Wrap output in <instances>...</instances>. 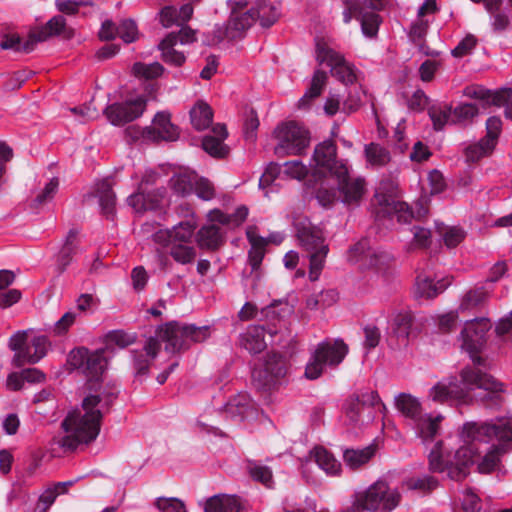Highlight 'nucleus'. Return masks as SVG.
<instances>
[{
	"label": "nucleus",
	"instance_id": "nucleus-1",
	"mask_svg": "<svg viewBox=\"0 0 512 512\" xmlns=\"http://www.w3.org/2000/svg\"><path fill=\"white\" fill-rule=\"evenodd\" d=\"M490 325L487 319L480 318L467 321L461 331V348L467 351L477 366L465 367L460 378L450 377L438 382L430 390L429 397L439 403L456 402L469 404L473 401L472 391L481 389L487 392L481 401L486 407L499 408L503 403L504 384L480 366L483 360L477 353L485 344V336Z\"/></svg>",
	"mask_w": 512,
	"mask_h": 512
},
{
	"label": "nucleus",
	"instance_id": "nucleus-2",
	"mask_svg": "<svg viewBox=\"0 0 512 512\" xmlns=\"http://www.w3.org/2000/svg\"><path fill=\"white\" fill-rule=\"evenodd\" d=\"M462 445L455 452L456 467L450 470V478L456 481L464 479L468 468L482 451H486L478 463L481 473H490L500 462V458L512 443V417L504 416L489 422H469L463 425Z\"/></svg>",
	"mask_w": 512,
	"mask_h": 512
},
{
	"label": "nucleus",
	"instance_id": "nucleus-3",
	"mask_svg": "<svg viewBox=\"0 0 512 512\" xmlns=\"http://www.w3.org/2000/svg\"><path fill=\"white\" fill-rule=\"evenodd\" d=\"M108 402L99 395H90L83 400L81 409L70 412L62 422L65 435L57 439L60 447L75 449L79 444L94 441L101 425L102 413Z\"/></svg>",
	"mask_w": 512,
	"mask_h": 512
},
{
	"label": "nucleus",
	"instance_id": "nucleus-4",
	"mask_svg": "<svg viewBox=\"0 0 512 512\" xmlns=\"http://www.w3.org/2000/svg\"><path fill=\"white\" fill-rule=\"evenodd\" d=\"M295 228L300 245L308 252L309 280L314 282L319 279L324 268L329 251L328 246L324 242L321 231L313 227L308 220L297 222Z\"/></svg>",
	"mask_w": 512,
	"mask_h": 512
},
{
	"label": "nucleus",
	"instance_id": "nucleus-5",
	"mask_svg": "<svg viewBox=\"0 0 512 512\" xmlns=\"http://www.w3.org/2000/svg\"><path fill=\"white\" fill-rule=\"evenodd\" d=\"M400 501L398 490L391 488L387 481L379 479L367 489L355 493L353 507L358 511H392L399 506Z\"/></svg>",
	"mask_w": 512,
	"mask_h": 512
},
{
	"label": "nucleus",
	"instance_id": "nucleus-6",
	"mask_svg": "<svg viewBox=\"0 0 512 512\" xmlns=\"http://www.w3.org/2000/svg\"><path fill=\"white\" fill-rule=\"evenodd\" d=\"M210 336L207 326L197 327L195 325H181L177 322L167 323L157 331V339L165 342V350L170 353H176L188 348L192 343H198L206 340Z\"/></svg>",
	"mask_w": 512,
	"mask_h": 512
},
{
	"label": "nucleus",
	"instance_id": "nucleus-7",
	"mask_svg": "<svg viewBox=\"0 0 512 512\" xmlns=\"http://www.w3.org/2000/svg\"><path fill=\"white\" fill-rule=\"evenodd\" d=\"M248 216V208L239 206L233 214H224L215 209L208 214V220L211 222L203 226L197 233V243L200 248L216 249L223 241V236L219 226L222 225L239 226Z\"/></svg>",
	"mask_w": 512,
	"mask_h": 512
},
{
	"label": "nucleus",
	"instance_id": "nucleus-8",
	"mask_svg": "<svg viewBox=\"0 0 512 512\" xmlns=\"http://www.w3.org/2000/svg\"><path fill=\"white\" fill-rule=\"evenodd\" d=\"M348 346L341 339L326 340L319 343L305 368V377L318 379L326 366L336 367L346 357Z\"/></svg>",
	"mask_w": 512,
	"mask_h": 512
},
{
	"label": "nucleus",
	"instance_id": "nucleus-9",
	"mask_svg": "<svg viewBox=\"0 0 512 512\" xmlns=\"http://www.w3.org/2000/svg\"><path fill=\"white\" fill-rule=\"evenodd\" d=\"M8 345L14 351L12 364L19 368L40 361L47 354L50 342L46 336L38 335L28 345L27 331H17L10 337Z\"/></svg>",
	"mask_w": 512,
	"mask_h": 512
},
{
	"label": "nucleus",
	"instance_id": "nucleus-10",
	"mask_svg": "<svg viewBox=\"0 0 512 512\" xmlns=\"http://www.w3.org/2000/svg\"><path fill=\"white\" fill-rule=\"evenodd\" d=\"M245 6L246 4H242L239 9L232 10L227 23L215 28L214 36L208 44L216 45L224 40L234 41L244 37L246 31L258 19L254 9L242 11Z\"/></svg>",
	"mask_w": 512,
	"mask_h": 512
},
{
	"label": "nucleus",
	"instance_id": "nucleus-11",
	"mask_svg": "<svg viewBox=\"0 0 512 512\" xmlns=\"http://www.w3.org/2000/svg\"><path fill=\"white\" fill-rule=\"evenodd\" d=\"M287 361L285 354L271 351L265 361L253 368V385L259 390L271 389L276 380L286 375Z\"/></svg>",
	"mask_w": 512,
	"mask_h": 512
},
{
	"label": "nucleus",
	"instance_id": "nucleus-12",
	"mask_svg": "<svg viewBox=\"0 0 512 512\" xmlns=\"http://www.w3.org/2000/svg\"><path fill=\"white\" fill-rule=\"evenodd\" d=\"M316 56L320 63H326L330 67L331 75L341 83L349 85L357 80L354 65L346 61L344 56L331 48L328 43L317 42Z\"/></svg>",
	"mask_w": 512,
	"mask_h": 512
},
{
	"label": "nucleus",
	"instance_id": "nucleus-13",
	"mask_svg": "<svg viewBox=\"0 0 512 512\" xmlns=\"http://www.w3.org/2000/svg\"><path fill=\"white\" fill-rule=\"evenodd\" d=\"M380 403L376 391H361L351 394L343 404L344 414L351 425L363 423L362 415L367 411V421L373 419L372 408Z\"/></svg>",
	"mask_w": 512,
	"mask_h": 512
},
{
	"label": "nucleus",
	"instance_id": "nucleus-14",
	"mask_svg": "<svg viewBox=\"0 0 512 512\" xmlns=\"http://www.w3.org/2000/svg\"><path fill=\"white\" fill-rule=\"evenodd\" d=\"M339 170L333 177L337 181V189L341 201L345 204H358L365 193V181L363 178H351L347 166H339Z\"/></svg>",
	"mask_w": 512,
	"mask_h": 512
},
{
	"label": "nucleus",
	"instance_id": "nucleus-15",
	"mask_svg": "<svg viewBox=\"0 0 512 512\" xmlns=\"http://www.w3.org/2000/svg\"><path fill=\"white\" fill-rule=\"evenodd\" d=\"M145 106V98L139 96L124 103L112 104L105 109L104 113L111 124L121 126L141 116Z\"/></svg>",
	"mask_w": 512,
	"mask_h": 512
},
{
	"label": "nucleus",
	"instance_id": "nucleus-16",
	"mask_svg": "<svg viewBox=\"0 0 512 512\" xmlns=\"http://www.w3.org/2000/svg\"><path fill=\"white\" fill-rule=\"evenodd\" d=\"M195 40V32L189 27H182L178 34L171 33L159 44L162 52V59L164 62L181 66L186 57L183 52L175 49L178 42L181 44H188Z\"/></svg>",
	"mask_w": 512,
	"mask_h": 512
},
{
	"label": "nucleus",
	"instance_id": "nucleus-17",
	"mask_svg": "<svg viewBox=\"0 0 512 512\" xmlns=\"http://www.w3.org/2000/svg\"><path fill=\"white\" fill-rule=\"evenodd\" d=\"M313 160L318 173L329 174L332 177L336 175L339 166H347L346 163L337 159V146L332 140H324L316 145Z\"/></svg>",
	"mask_w": 512,
	"mask_h": 512
},
{
	"label": "nucleus",
	"instance_id": "nucleus-18",
	"mask_svg": "<svg viewBox=\"0 0 512 512\" xmlns=\"http://www.w3.org/2000/svg\"><path fill=\"white\" fill-rule=\"evenodd\" d=\"M465 95L469 98L479 99L488 105L505 106V117L512 119V89L502 88L491 91L482 86H469L465 89Z\"/></svg>",
	"mask_w": 512,
	"mask_h": 512
},
{
	"label": "nucleus",
	"instance_id": "nucleus-19",
	"mask_svg": "<svg viewBox=\"0 0 512 512\" xmlns=\"http://www.w3.org/2000/svg\"><path fill=\"white\" fill-rule=\"evenodd\" d=\"M274 339L278 336L279 331L276 328L269 327L267 330L262 325H249L238 336V345L250 354H259L267 347L265 333Z\"/></svg>",
	"mask_w": 512,
	"mask_h": 512
},
{
	"label": "nucleus",
	"instance_id": "nucleus-20",
	"mask_svg": "<svg viewBox=\"0 0 512 512\" xmlns=\"http://www.w3.org/2000/svg\"><path fill=\"white\" fill-rule=\"evenodd\" d=\"M142 135L149 141H174L178 138V130L171 123L170 115L159 112L155 115L152 125L144 127L141 131Z\"/></svg>",
	"mask_w": 512,
	"mask_h": 512
},
{
	"label": "nucleus",
	"instance_id": "nucleus-21",
	"mask_svg": "<svg viewBox=\"0 0 512 512\" xmlns=\"http://www.w3.org/2000/svg\"><path fill=\"white\" fill-rule=\"evenodd\" d=\"M388 255H378L369 247L367 240L355 244L348 252V259L351 262L359 263L361 267H376L381 265Z\"/></svg>",
	"mask_w": 512,
	"mask_h": 512
},
{
	"label": "nucleus",
	"instance_id": "nucleus-22",
	"mask_svg": "<svg viewBox=\"0 0 512 512\" xmlns=\"http://www.w3.org/2000/svg\"><path fill=\"white\" fill-rule=\"evenodd\" d=\"M204 512H239L244 506L239 497L230 494H217L199 502Z\"/></svg>",
	"mask_w": 512,
	"mask_h": 512
},
{
	"label": "nucleus",
	"instance_id": "nucleus-23",
	"mask_svg": "<svg viewBox=\"0 0 512 512\" xmlns=\"http://www.w3.org/2000/svg\"><path fill=\"white\" fill-rule=\"evenodd\" d=\"M451 281L448 278H443L435 281L430 274L424 272L419 273L415 283V295L419 298L430 299L442 293Z\"/></svg>",
	"mask_w": 512,
	"mask_h": 512
},
{
	"label": "nucleus",
	"instance_id": "nucleus-24",
	"mask_svg": "<svg viewBox=\"0 0 512 512\" xmlns=\"http://www.w3.org/2000/svg\"><path fill=\"white\" fill-rule=\"evenodd\" d=\"M228 132L223 124H216L212 128V135H206L202 141L203 149L212 157L223 158L229 153V148L224 144Z\"/></svg>",
	"mask_w": 512,
	"mask_h": 512
},
{
	"label": "nucleus",
	"instance_id": "nucleus-25",
	"mask_svg": "<svg viewBox=\"0 0 512 512\" xmlns=\"http://www.w3.org/2000/svg\"><path fill=\"white\" fill-rule=\"evenodd\" d=\"M327 81V73L322 70H316L312 76L309 88L296 103V109L300 111L309 110L314 100L322 94L327 85Z\"/></svg>",
	"mask_w": 512,
	"mask_h": 512
},
{
	"label": "nucleus",
	"instance_id": "nucleus-26",
	"mask_svg": "<svg viewBox=\"0 0 512 512\" xmlns=\"http://www.w3.org/2000/svg\"><path fill=\"white\" fill-rule=\"evenodd\" d=\"M160 350L157 339L149 338L141 350L133 352V367L137 375H146L151 362L155 359Z\"/></svg>",
	"mask_w": 512,
	"mask_h": 512
},
{
	"label": "nucleus",
	"instance_id": "nucleus-27",
	"mask_svg": "<svg viewBox=\"0 0 512 512\" xmlns=\"http://www.w3.org/2000/svg\"><path fill=\"white\" fill-rule=\"evenodd\" d=\"M54 35H62L65 38H71L74 35L73 29L66 25L65 18L61 15L54 16L45 26L32 33L36 42L44 41Z\"/></svg>",
	"mask_w": 512,
	"mask_h": 512
},
{
	"label": "nucleus",
	"instance_id": "nucleus-28",
	"mask_svg": "<svg viewBox=\"0 0 512 512\" xmlns=\"http://www.w3.org/2000/svg\"><path fill=\"white\" fill-rule=\"evenodd\" d=\"M442 420V415L433 416L428 413H423L419 419H416L413 422L417 436L424 443L432 441L440 429V423Z\"/></svg>",
	"mask_w": 512,
	"mask_h": 512
},
{
	"label": "nucleus",
	"instance_id": "nucleus-29",
	"mask_svg": "<svg viewBox=\"0 0 512 512\" xmlns=\"http://www.w3.org/2000/svg\"><path fill=\"white\" fill-rule=\"evenodd\" d=\"M246 235L251 246L248 253V261L252 270H257L265 256L267 240L257 234L255 227H249Z\"/></svg>",
	"mask_w": 512,
	"mask_h": 512
},
{
	"label": "nucleus",
	"instance_id": "nucleus-30",
	"mask_svg": "<svg viewBox=\"0 0 512 512\" xmlns=\"http://www.w3.org/2000/svg\"><path fill=\"white\" fill-rule=\"evenodd\" d=\"M397 411L405 418L414 422L423 414L420 401L409 393H399L394 398Z\"/></svg>",
	"mask_w": 512,
	"mask_h": 512
},
{
	"label": "nucleus",
	"instance_id": "nucleus-31",
	"mask_svg": "<svg viewBox=\"0 0 512 512\" xmlns=\"http://www.w3.org/2000/svg\"><path fill=\"white\" fill-rule=\"evenodd\" d=\"M311 143V133L303 124L290 121V154H302Z\"/></svg>",
	"mask_w": 512,
	"mask_h": 512
},
{
	"label": "nucleus",
	"instance_id": "nucleus-32",
	"mask_svg": "<svg viewBox=\"0 0 512 512\" xmlns=\"http://www.w3.org/2000/svg\"><path fill=\"white\" fill-rule=\"evenodd\" d=\"M164 196L163 191H153L147 194L138 191L128 197L127 202L135 212H144L147 210L156 209Z\"/></svg>",
	"mask_w": 512,
	"mask_h": 512
},
{
	"label": "nucleus",
	"instance_id": "nucleus-33",
	"mask_svg": "<svg viewBox=\"0 0 512 512\" xmlns=\"http://www.w3.org/2000/svg\"><path fill=\"white\" fill-rule=\"evenodd\" d=\"M287 171L281 169V166L276 163L268 165L264 173L259 179V187L265 191V196L269 197L270 193L276 190L281 185L282 181L286 180Z\"/></svg>",
	"mask_w": 512,
	"mask_h": 512
},
{
	"label": "nucleus",
	"instance_id": "nucleus-34",
	"mask_svg": "<svg viewBox=\"0 0 512 512\" xmlns=\"http://www.w3.org/2000/svg\"><path fill=\"white\" fill-rule=\"evenodd\" d=\"M253 411V401L246 393L236 395L225 405V412L232 418L243 419L252 415Z\"/></svg>",
	"mask_w": 512,
	"mask_h": 512
},
{
	"label": "nucleus",
	"instance_id": "nucleus-35",
	"mask_svg": "<svg viewBox=\"0 0 512 512\" xmlns=\"http://www.w3.org/2000/svg\"><path fill=\"white\" fill-rule=\"evenodd\" d=\"M390 216H396L397 221L400 223H408L413 218H422L428 213V209L425 206H421L419 209L414 211L405 202L397 200L391 206L383 210Z\"/></svg>",
	"mask_w": 512,
	"mask_h": 512
},
{
	"label": "nucleus",
	"instance_id": "nucleus-36",
	"mask_svg": "<svg viewBox=\"0 0 512 512\" xmlns=\"http://www.w3.org/2000/svg\"><path fill=\"white\" fill-rule=\"evenodd\" d=\"M190 120L196 130H205L213 121V110L208 103L198 100L190 110Z\"/></svg>",
	"mask_w": 512,
	"mask_h": 512
},
{
	"label": "nucleus",
	"instance_id": "nucleus-37",
	"mask_svg": "<svg viewBox=\"0 0 512 512\" xmlns=\"http://www.w3.org/2000/svg\"><path fill=\"white\" fill-rule=\"evenodd\" d=\"M96 196L99 199L102 212L106 216H112L115 211L116 196L112 190V183L109 179H104L96 184Z\"/></svg>",
	"mask_w": 512,
	"mask_h": 512
},
{
	"label": "nucleus",
	"instance_id": "nucleus-38",
	"mask_svg": "<svg viewBox=\"0 0 512 512\" xmlns=\"http://www.w3.org/2000/svg\"><path fill=\"white\" fill-rule=\"evenodd\" d=\"M375 454V447L369 445L362 449H346L343 452L344 463L352 470H356L368 463Z\"/></svg>",
	"mask_w": 512,
	"mask_h": 512
},
{
	"label": "nucleus",
	"instance_id": "nucleus-39",
	"mask_svg": "<svg viewBox=\"0 0 512 512\" xmlns=\"http://www.w3.org/2000/svg\"><path fill=\"white\" fill-rule=\"evenodd\" d=\"M106 349L90 352L83 374L89 380H98L107 367V359L104 356Z\"/></svg>",
	"mask_w": 512,
	"mask_h": 512
},
{
	"label": "nucleus",
	"instance_id": "nucleus-40",
	"mask_svg": "<svg viewBox=\"0 0 512 512\" xmlns=\"http://www.w3.org/2000/svg\"><path fill=\"white\" fill-rule=\"evenodd\" d=\"M397 189L398 185L393 180H383L379 183L374 197L377 204L382 207V210H385L398 200Z\"/></svg>",
	"mask_w": 512,
	"mask_h": 512
},
{
	"label": "nucleus",
	"instance_id": "nucleus-41",
	"mask_svg": "<svg viewBox=\"0 0 512 512\" xmlns=\"http://www.w3.org/2000/svg\"><path fill=\"white\" fill-rule=\"evenodd\" d=\"M315 462L328 475H338L341 471L340 462L323 447H317L313 453Z\"/></svg>",
	"mask_w": 512,
	"mask_h": 512
},
{
	"label": "nucleus",
	"instance_id": "nucleus-42",
	"mask_svg": "<svg viewBox=\"0 0 512 512\" xmlns=\"http://www.w3.org/2000/svg\"><path fill=\"white\" fill-rule=\"evenodd\" d=\"M74 481L58 482L47 487L39 496L38 508L42 511L48 510L55 502L57 496L64 494L67 488L72 486Z\"/></svg>",
	"mask_w": 512,
	"mask_h": 512
},
{
	"label": "nucleus",
	"instance_id": "nucleus-43",
	"mask_svg": "<svg viewBox=\"0 0 512 512\" xmlns=\"http://www.w3.org/2000/svg\"><path fill=\"white\" fill-rule=\"evenodd\" d=\"M429 467L433 472H444L447 470L450 477V470L456 467V458L453 460H444L442 453V444L438 442L429 453Z\"/></svg>",
	"mask_w": 512,
	"mask_h": 512
},
{
	"label": "nucleus",
	"instance_id": "nucleus-44",
	"mask_svg": "<svg viewBox=\"0 0 512 512\" xmlns=\"http://www.w3.org/2000/svg\"><path fill=\"white\" fill-rule=\"evenodd\" d=\"M75 250L76 233L74 231H70L66 237V241L62 249L57 256L56 267L60 273L64 272L70 264L72 255L75 253Z\"/></svg>",
	"mask_w": 512,
	"mask_h": 512
},
{
	"label": "nucleus",
	"instance_id": "nucleus-45",
	"mask_svg": "<svg viewBox=\"0 0 512 512\" xmlns=\"http://www.w3.org/2000/svg\"><path fill=\"white\" fill-rule=\"evenodd\" d=\"M364 152L367 162L373 167L384 166L390 161L389 151L379 144L366 145Z\"/></svg>",
	"mask_w": 512,
	"mask_h": 512
},
{
	"label": "nucleus",
	"instance_id": "nucleus-46",
	"mask_svg": "<svg viewBox=\"0 0 512 512\" xmlns=\"http://www.w3.org/2000/svg\"><path fill=\"white\" fill-rule=\"evenodd\" d=\"M195 177V172L179 173L171 178L170 185L175 193L186 196L192 193Z\"/></svg>",
	"mask_w": 512,
	"mask_h": 512
},
{
	"label": "nucleus",
	"instance_id": "nucleus-47",
	"mask_svg": "<svg viewBox=\"0 0 512 512\" xmlns=\"http://www.w3.org/2000/svg\"><path fill=\"white\" fill-rule=\"evenodd\" d=\"M488 292L483 287H477L469 290L462 298L459 310L464 312L481 306L486 302Z\"/></svg>",
	"mask_w": 512,
	"mask_h": 512
},
{
	"label": "nucleus",
	"instance_id": "nucleus-48",
	"mask_svg": "<svg viewBox=\"0 0 512 512\" xmlns=\"http://www.w3.org/2000/svg\"><path fill=\"white\" fill-rule=\"evenodd\" d=\"M255 4L256 9L254 11L257 12L260 24L264 27L273 25L279 17L278 8L268 4L266 0H256Z\"/></svg>",
	"mask_w": 512,
	"mask_h": 512
},
{
	"label": "nucleus",
	"instance_id": "nucleus-49",
	"mask_svg": "<svg viewBox=\"0 0 512 512\" xmlns=\"http://www.w3.org/2000/svg\"><path fill=\"white\" fill-rule=\"evenodd\" d=\"M412 323L413 316L411 312L404 311L397 313L393 319V333L398 339L406 340L410 335Z\"/></svg>",
	"mask_w": 512,
	"mask_h": 512
},
{
	"label": "nucleus",
	"instance_id": "nucleus-50",
	"mask_svg": "<svg viewBox=\"0 0 512 512\" xmlns=\"http://www.w3.org/2000/svg\"><path fill=\"white\" fill-rule=\"evenodd\" d=\"M59 188L58 178H52L45 185L35 192L32 202L35 207L45 205L51 201Z\"/></svg>",
	"mask_w": 512,
	"mask_h": 512
},
{
	"label": "nucleus",
	"instance_id": "nucleus-51",
	"mask_svg": "<svg viewBox=\"0 0 512 512\" xmlns=\"http://www.w3.org/2000/svg\"><path fill=\"white\" fill-rule=\"evenodd\" d=\"M272 141L277 156L285 157L288 155V124L286 122H282L275 128Z\"/></svg>",
	"mask_w": 512,
	"mask_h": 512
},
{
	"label": "nucleus",
	"instance_id": "nucleus-52",
	"mask_svg": "<svg viewBox=\"0 0 512 512\" xmlns=\"http://www.w3.org/2000/svg\"><path fill=\"white\" fill-rule=\"evenodd\" d=\"M248 472L254 481L260 482L266 488L273 487V475L269 467L257 462H249Z\"/></svg>",
	"mask_w": 512,
	"mask_h": 512
},
{
	"label": "nucleus",
	"instance_id": "nucleus-53",
	"mask_svg": "<svg viewBox=\"0 0 512 512\" xmlns=\"http://www.w3.org/2000/svg\"><path fill=\"white\" fill-rule=\"evenodd\" d=\"M437 232L442 237L448 248H454L459 245L465 238V232L459 227H446L445 225H437Z\"/></svg>",
	"mask_w": 512,
	"mask_h": 512
},
{
	"label": "nucleus",
	"instance_id": "nucleus-54",
	"mask_svg": "<svg viewBox=\"0 0 512 512\" xmlns=\"http://www.w3.org/2000/svg\"><path fill=\"white\" fill-rule=\"evenodd\" d=\"M35 43L36 41L35 38L32 37V34L25 42H22L19 36L13 34L5 36V38L0 42V48L4 50L23 51L28 53L33 50Z\"/></svg>",
	"mask_w": 512,
	"mask_h": 512
},
{
	"label": "nucleus",
	"instance_id": "nucleus-55",
	"mask_svg": "<svg viewBox=\"0 0 512 512\" xmlns=\"http://www.w3.org/2000/svg\"><path fill=\"white\" fill-rule=\"evenodd\" d=\"M359 20L362 32L367 37H374L381 23V17L375 12L360 11Z\"/></svg>",
	"mask_w": 512,
	"mask_h": 512
},
{
	"label": "nucleus",
	"instance_id": "nucleus-56",
	"mask_svg": "<svg viewBox=\"0 0 512 512\" xmlns=\"http://www.w3.org/2000/svg\"><path fill=\"white\" fill-rule=\"evenodd\" d=\"M170 254L175 261L181 264L191 263L196 257V251L189 243H174L171 246Z\"/></svg>",
	"mask_w": 512,
	"mask_h": 512
},
{
	"label": "nucleus",
	"instance_id": "nucleus-57",
	"mask_svg": "<svg viewBox=\"0 0 512 512\" xmlns=\"http://www.w3.org/2000/svg\"><path fill=\"white\" fill-rule=\"evenodd\" d=\"M287 302L282 300L274 301L271 305L266 306L261 310V318L270 322L284 320L287 310Z\"/></svg>",
	"mask_w": 512,
	"mask_h": 512
},
{
	"label": "nucleus",
	"instance_id": "nucleus-58",
	"mask_svg": "<svg viewBox=\"0 0 512 512\" xmlns=\"http://www.w3.org/2000/svg\"><path fill=\"white\" fill-rule=\"evenodd\" d=\"M133 73L138 78L154 79L159 77L163 73V66L158 62L150 64L135 63L133 65Z\"/></svg>",
	"mask_w": 512,
	"mask_h": 512
},
{
	"label": "nucleus",
	"instance_id": "nucleus-59",
	"mask_svg": "<svg viewBox=\"0 0 512 512\" xmlns=\"http://www.w3.org/2000/svg\"><path fill=\"white\" fill-rule=\"evenodd\" d=\"M135 341V336L122 330L111 331L106 335V349L118 347L123 349Z\"/></svg>",
	"mask_w": 512,
	"mask_h": 512
},
{
	"label": "nucleus",
	"instance_id": "nucleus-60",
	"mask_svg": "<svg viewBox=\"0 0 512 512\" xmlns=\"http://www.w3.org/2000/svg\"><path fill=\"white\" fill-rule=\"evenodd\" d=\"M154 508L161 512H186L185 503L176 497H158Z\"/></svg>",
	"mask_w": 512,
	"mask_h": 512
},
{
	"label": "nucleus",
	"instance_id": "nucleus-61",
	"mask_svg": "<svg viewBox=\"0 0 512 512\" xmlns=\"http://www.w3.org/2000/svg\"><path fill=\"white\" fill-rule=\"evenodd\" d=\"M494 149L491 144L486 143L485 140L481 139L479 142L468 146L465 149V156L467 162H476L482 157L491 153Z\"/></svg>",
	"mask_w": 512,
	"mask_h": 512
},
{
	"label": "nucleus",
	"instance_id": "nucleus-62",
	"mask_svg": "<svg viewBox=\"0 0 512 512\" xmlns=\"http://www.w3.org/2000/svg\"><path fill=\"white\" fill-rule=\"evenodd\" d=\"M478 107L474 104H462L452 111V123H465L478 115Z\"/></svg>",
	"mask_w": 512,
	"mask_h": 512
},
{
	"label": "nucleus",
	"instance_id": "nucleus-63",
	"mask_svg": "<svg viewBox=\"0 0 512 512\" xmlns=\"http://www.w3.org/2000/svg\"><path fill=\"white\" fill-rule=\"evenodd\" d=\"M196 226L195 224L187 221L181 222L177 226H174L172 231V239L174 243H190V240L194 234Z\"/></svg>",
	"mask_w": 512,
	"mask_h": 512
},
{
	"label": "nucleus",
	"instance_id": "nucleus-64",
	"mask_svg": "<svg viewBox=\"0 0 512 512\" xmlns=\"http://www.w3.org/2000/svg\"><path fill=\"white\" fill-rule=\"evenodd\" d=\"M192 192L204 201L211 200L215 195L214 187L211 182L206 178L199 177L197 174L194 180Z\"/></svg>",
	"mask_w": 512,
	"mask_h": 512
}]
</instances>
